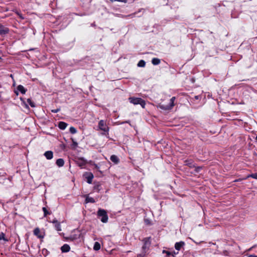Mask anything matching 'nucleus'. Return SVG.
<instances>
[{
    "mask_svg": "<svg viewBox=\"0 0 257 257\" xmlns=\"http://www.w3.org/2000/svg\"><path fill=\"white\" fill-rule=\"evenodd\" d=\"M176 99L175 97H172L170 100L169 104L168 105H164L162 104H159L158 105L157 107L161 109L164 110H171L172 109L173 107L174 106V101Z\"/></svg>",
    "mask_w": 257,
    "mask_h": 257,
    "instance_id": "1",
    "label": "nucleus"
},
{
    "mask_svg": "<svg viewBox=\"0 0 257 257\" xmlns=\"http://www.w3.org/2000/svg\"><path fill=\"white\" fill-rule=\"evenodd\" d=\"M97 216L100 218V220L103 223H106L108 221V215L106 211L104 209H99L97 211Z\"/></svg>",
    "mask_w": 257,
    "mask_h": 257,
    "instance_id": "2",
    "label": "nucleus"
},
{
    "mask_svg": "<svg viewBox=\"0 0 257 257\" xmlns=\"http://www.w3.org/2000/svg\"><path fill=\"white\" fill-rule=\"evenodd\" d=\"M130 102L134 105L140 104L143 108H145L146 102L145 100L141 98L130 97Z\"/></svg>",
    "mask_w": 257,
    "mask_h": 257,
    "instance_id": "3",
    "label": "nucleus"
},
{
    "mask_svg": "<svg viewBox=\"0 0 257 257\" xmlns=\"http://www.w3.org/2000/svg\"><path fill=\"white\" fill-rule=\"evenodd\" d=\"M98 127L100 130L104 132L108 133L109 127L107 126L105 122L103 120H100L98 123Z\"/></svg>",
    "mask_w": 257,
    "mask_h": 257,
    "instance_id": "4",
    "label": "nucleus"
},
{
    "mask_svg": "<svg viewBox=\"0 0 257 257\" xmlns=\"http://www.w3.org/2000/svg\"><path fill=\"white\" fill-rule=\"evenodd\" d=\"M76 163L78 166L83 168L86 164V160L83 158H79L76 160Z\"/></svg>",
    "mask_w": 257,
    "mask_h": 257,
    "instance_id": "5",
    "label": "nucleus"
},
{
    "mask_svg": "<svg viewBox=\"0 0 257 257\" xmlns=\"http://www.w3.org/2000/svg\"><path fill=\"white\" fill-rule=\"evenodd\" d=\"M84 176L87 179V182L88 184H91L94 177L93 174L91 172H86L84 174Z\"/></svg>",
    "mask_w": 257,
    "mask_h": 257,
    "instance_id": "6",
    "label": "nucleus"
},
{
    "mask_svg": "<svg viewBox=\"0 0 257 257\" xmlns=\"http://www.w3.org/2000/svg\"><path fill=\"white\" fill-rule=\"evenodd\" d=\"M52 223L54 224L55 229L58 231H61V226L60 223L57 219H54Z\"/></svg>",
    "mask_w": 257,
    "mask_h": 257,
    "instance_id": "7",
    "label": "nucleus"
},
{
    "mask_svg": "<svg viewBox=\"0 0 257 257\" xmlns=\"http://www.w3.org/2000/svg\"><path fill=\"white\" fill-rule=\"evenodd\" d=\"M185 245V242L184 241H180L177 242L175 244V248L178 251L181 249V248L183 247Z\"/></svg>",
    "mask_w": 257,
    "mask_h": 257,
    "instance_id": "8",
    "label": "nucleus"
},
{
    "mask_svg": "<svg viewBox=\"0 0 257 257\" xmlns=\"http://www.w3.org/2000/svg\"><path fill=\"white\" fill-rule=\"evenodd\" d=\"M9 30L8 28L4 27L3 25H0V34L5 35L8 33Z\"/></svg>",
    "mask_w": 257,
    "mask_h": 257,
    "instance_id": "9",
    "label": "nucleus"
},
{
    "mask_svg": "<svg viewBox=\"0 0 257 257\" xmlns=\"http://www.w3.org/2000/svg\"><path fill=\"white\" fill-rule=\"evenodd\" d=\"M44 156L47 159L51 160L53 157V153L51 151H48L44 153Z\"/></svg>",
    "mask_w": 257,
    "mask_h": 257,
    "instance_id": "10",
    "label": "nucleus"
},
{
    "mask_svg": "<svg viewBox=\"0 0 257 257\" xmlns=\"http://www.w3.org/2000/svg\"><path fill=\"white\" fill-rule=\"evenodd\" d=\"M70 247L67 244H64L61 248L62 252H67L70 250Z\"/></svg>",
    "mask_w": 257,
    "mask_h": 257,
    "instance_id": "11",
    "label": "nucleus"
},
{
    "mask_svg": "<svg viewBox=\"0 0 257 257\" xmlns=\"http://www.w3.org/2000/svg\"><path fill=\"white\" fill-rule=\"evenodd\" d=\"M144 245L143 246V249L144 250H145L147 248H148L150 245V241L149 240V239L148 238H145L144 240Z\"/></svg>",
    "mask_w": 257,
    "mask_h": 257,
    "instance_id": "12",
    "label": "nucleus"
},
{
    "mask_svg": "<svg viewBox=\"0 0 257 257\" xmlns=\"http://www.w3.org/2000/svg\"><path fill=\"white\" fill-rule=\"evenodd\" d=\"M110 159L115 164H118L119 162V159L118 158L114 155L111 156Z\"/></svg>",
    "mask_w": 257,
    "mask_h": 257,
    "instance_id": "13",
    "label": "nucleus"
},
{
    "mask_svg": "<svg viewBox=\"0 0 257 257\" xmlns=\"http://www.w3.org/2000/svg\"><path fill=\"white\" fill-rule=\"evenodd\" d=\"M34 234L40 238H43V236L40 233V230L38 228H36L34 230Z\"/></svg>",
    "mask_w": 257,
    "mask_h": 257,
    "instance_id": "14",
    "label": "nucleus"
},
{
    "mask_svg": "<svg viewBox=\"0 0 257 257\" xmlns=\"http://www.w3.org/2000/svg\"><path fill=\"white\" fill-rule=\"evenodd\" d=\"M56 164L59 167H62L64 166V161L63 159H58L57 160Z\"/></svg>",
    "mask_w": 257,
    "mask_h": 257,
    "instance_id": "15",
    "label": "nucleus"
},
{
    "mask_svg": "<svg viewBox=\"0 0 257 257\" xmlns=\"http://www.w3.org/2000/svg\"><path fill=\"white\" fill-rule=\"evenodd\" d=\"M67 126V124L63 121H60L58 124V126L59 128L62 130H65Z\"/></svg>",
    "mask_w": 257,
    "mask_h": 257,
    "instance_id": "16",
    "label": "nucleus"
},
{
    "mask_svg": "<svg viewBox=\"0 0 257 257\" xmlns=\"http://www.w3.org/2000/svg\"><path fill=\"white\" fill-rule=\"evenodd\" d=\"M17 90L21 92L22 94H25L26 92V89L24 87L21 85H19L17 87Z\"/></svg>",
    "mask_w": 257,
    "mask_h": 257,
    "instance_id": "17",
    "label": "nucleus"
},
{
    "mask_svg": "<svg viewBox=\"0 0 257 257\" xmlns=\"http://www.w3.org/2000/svg\"><path fill=\"white\" fill-rule=\"evenodd\" d=\"M85 202L86 203H94L95 201L93 198L87 196L85 198Z\"/></svg>",
    "mask_w": 257,
    "mask_h": 257,
    "instance_id": "18",
    "label": "nucleus"
},
{
    "mask_svg": "<svg viewBox=\"0 0 257 257\" xmlns=\"http://www.w3.org/2000/svg\"><path fill=\"white\" fill-rule=\"evenodd\" d=\"M160 60L157 58H153L152 60V63L154 65H159L160 63Z\"/></svg>",
    "mask_w": 257,
    "mask_h": 257,
    "instance_id": "19",
    "label": "nucleus"
},
{
    "mask_svg": "<svg viewBox=\"0 0 257 257\" xmlns=\"http://www.w3.org/2000/svg\"><path fill=\"white\" fill-rule=\"evenodd\" d=\"M93 249L95 250H98L100 249V244L98 242H95L94 243Z\"/></svg>",
    "mask_w": 257,
    "mask_h": 257,
    "instance_id": "20",
    "label": "nucleus"
},
{
    "mask_svg": "<svg viewBox=\"0 0 257 257\" xmlns=\"http://www.w3.org/2000/svg\"><path fill=\"white\" fill-rule=\"evenodd\" d=\"M145 65L146 62L145 61L143 60H140L137 64L138 66L139 67H144L145 66Z\"/></svg>",
    "mask_w": 257,
    "mask_h": 257,
    "instance_id": "21",
    "label": "nucleus"
},
{
    "mask_svg": "<svg viewBox=\"0 0 257 257\" xmlns=\"http://www.w3.org/2000/svg\"><path fill=\"white\" fill-rule=\"evenodd\" d=\"M27 102L32 107L35 106V103L30 98L27 99Z\"/></svg>",
    "mask_w": 257,
    "mask_h": 257,
    "instance_id": "22",
    "label": "nucleus"
},
{
    "mask_svg": "<svg viewBox=\"0 0 257 257\" xmlns=\"http://www.w3.org/2000/svg\"><path fill=\"white\" fill-rule=\"evenodd\" d=\"M249 177H251L253 179H256L257 180V173H254V174H251L250 175H249L247 176V178H249Z\"/></svg>",
    "mask_w": 257,
    "mask_h": 257,
    "instance_id": "23",
    "label": "nucleus"
},
{
    "mask_svg": "<svg viewBox=\"0 0 257 257\" xmlns=\"http://www.w3.org/2000/svg\"><path fill=\"white\" fill-rule=\"evenodd\" d=\"M5 234L3 232L0 233V240H4L5 241H8L5 237Z\"/></svg>",
    "mask_w": 257,
    "mask_h": 257,
    "instance_id": "24",
    "label": "nucleus"
},
{
    "mask_svg": "<svg viewBox=\"0 0 257 257\" xmlns=\"http://www.w3.org/2000/svg\"><path fill=\"white\" fill-rule=\"evenodd\" d=\"M69 131L70 132L73 134H75L77 132L76 129L72 126L70 127Z\"/></svg>",
    "mask_w": 257,
    "mask_h": 257,
    "instance_id": "25",
    "label": "nucleus"
},
{
    "mask_svg": "<svg viewBox=\"0 0 257 257\" xmlns=\"http://www.w3.org/2000/svg\"><path fill=\"white\" fill-rule=\"evenodd\" d=\"M42 209L44 212V216H46L47 215L50 214V213L47 211L46 207H43Z\"/></svg>",
    "mask_w": 257,
    "mask_h": 257,
    "instance_id": "26",
    "label": "nucleus"
},
{
    "mask_svg": "<svg viewBox=\"0 0 257 257\" xmlns=\"http://www.w3.org/2000/svg\"><path fill=\"white\" fill-rule=\"evenodd\" d=\"M60 110V109L59 108H57L56 109L52 110V112L53 113H57V112H59Z\"/></svg>",
    "mask_w": 257,
    "mask_h": 257,
    "instance_id": "27",
    "label": "nucleus"
},
{
    "mask_svg": "<svg viewBox=\"0 0 257 257\" xmlns=\"http://www.w3.org/2000/svg\"><path fill=\"white\" fill-rule=\"evenodd\" d=\"M124 123H130V121L127 120V121H124V122H121L118 123V124H123Z\"/></svg>",
    "mask_w": 257,
    "mask_h": 257,
    "instance_id": "28",
    "label": "nucleus"
},
{
    "mask_svg": "<svg viewBox=\"0 0 257 257\" xmlns=\"http://www.w3.org/2000/svg\"><path fill=\"white\" fill-rule=\"evenodd\" d=\"M163 252H166L168 255H171L172 254V252L168 251H163Z\"/></svg>",
    "mask_w": 257,
    "mask_h": 257,
    "instance_id": "29",
    "label": "nucleus"
},
{
    "mask_svg": "<svg viewBox=\"0 0 257 257\" xmlns=\"http://www.w3.org/2000/svg\"><path fill=\"white\" fill-rule=\"evenodd\" d=\"M178 253V252H176V253L175 251H173V252H172V255L173 256H174V255H175V254H177Z\"/></svg>",
    "mask_w": 257,
    "mask_h": 257,
    "instance_id": "30",
    "label": "nucleus"
},
{
    "mask_svg": "<svg viewBox=\"0 0 257 257\" xmlns=\"http://www.w3.org/2000/svg\"><path fill=\"white\" fill-rule=\"evenodd\" d=\"M248 257H257V256L254 255H250Z\"/></svg>",
    "mask_w": 257,
    "mask_h": 257,
    "instance_id": "31",
    "label": "nucleus"
},
{
    "mask_svg": "<svg viewBox=\"0 0 257 257\" xmlns=\"http://www.w3.org/2000/svg\"><path fill=\"white\" fill-rule=\"evenodd\" d=\"M201 167H198L197 168V171H198L200 169H201Z\"/></svg>",
    "mask_w": 257,
    "mask_h": 257,
    "instance_id": "32",
    "label": "nucleus"
},
{
    "mask_svg": "<svg viewBox=\"0 0 257 257\" xmlns=\"http://www.w3.org/2000/svg\"><path fill=\"white\" fill-rule=\"evenodd\" d=\"M95 166L96 168H98V166L97 165H95Z\"/></svg>",
    "mask_w": 257,
    "mask_h": 257,
    "instance_id": "33",
    "label": "nucleus"
},
{
    "mask_svg": "<svg viewBox=\"0 0 257 257\" xmlns=\"http://www.w3.org/2000/svg\"><path fill=\"white\" fill-rule=\"evenodd\" d=\"M25 105H26V107H27V108L28 107V106L27 104H25Z\"/></svg>",
    "mask_w": 257,
    "mask_h": 257,
    "instance_id": "34",
    "label": "nucleus"
},
{
    "mask_svg": "<svg viewBox=\"0 0 257 257\" xmlns=\"http://www.w3.org/2000/svg\"><path fill=\"white\" fill-rule=\"evenodd\" d=\"M255 140L257 141V136L255 137Z\"/></svg>",
    "mask_w": 257,
    "mask_h": 257,
    "instance_id": "35",
    "label": "nucleus"
},
{
    "mask_svg": "<svg viewBox=\"0 0 257 257\" xmlns=\"http://www.w3.org/2000/svg\"><path fill=\"white\" fill-rule=\"evenodd\" d=\"M194 242L195 243H196V244H198V242H195V241H194Z\"/></svg>",
    "mask_w": 257,
    "mask_h": 257,
    "instance_id": "36",
    "label": "nucleus"
},
{
    "mask_svg": "<svg viewBox=\"0 0 257 257\" xmlns=\"http://www.w3.org/2000/svg\"><path fill=\"white\" fill-rule=\"evenodd\" d=\"M20 17L22 18V19H24L23 17H22L21 16H20Z\"/></svg>",
    "mask_w": 257,
    "mask_h": 257,
    "instance_id": "37",
    "label": "nucleus"
},
{
    "mask_svg": "<svg viewBox=\"0 0 257 257\" xmlns=\"http://www.w3.org/2000/svg\"><path fill=\"white\" fill-rule=\"evenodd\" d=\"M132 16V15H128V16H128V17H130V16Z\"/></svg>",
    "mask_w": 257,
    "mask_h": 257,
    "instance_id": "38",
    "label": "nucleus"
},
{
    "mask_svg": "<svg viewBox=\"0 0 257 257\" xmlns=\"http://www.w3.org/2000/svg\"><path fill=\"white\" fill-rule=\"evenodd\" d=\"M11 77H13L12 74L11 75Z\"/></svg>",
    "mask_w": 257,
    "mask_h": 257,
    "instance_id": "39",
    "label": "nucleus"
},
{
    "mask_svg": "<svg viewBox=\"0 0 257 257\" xmlns=\"http://www.w3.org/2000/svg\"><path fill=\"white\" fill-rule=\"evenodd\" d=\"M198 96H196V99H198Z\"/></svg>",
    "mask_w": 257,
    "mask_h": 257,
    "instance_id": "40",
    "label": "nucleus"
},
{
    "mask_svg": "<svg viewBox=\"0 0 257 257\" xmlns=\"http://www.w3.org/2000/svg\"><path fill=\"white\" fill-rule=\"evenodd\" d=\"M74 145H77L76 143H74Z\"/></svg>",
    "mask_w": 257,
    "mask_h": 257,
    "instance_id": "41",
    "label": "nucleus"
},
{
    "mask_svg": "<svg viewBox=\"0 0 257 257\" xmlns=\"http://www.w3.org/2000/svg\"><path fill=\"white\" fill-rule=\"evenodd\" d=\"M74 145H77L76 143H74Z\"/></svg>",
    "mask_w": 257,
    "mask_h": 257,
    "instance_id": "42",
    "label": "nucleus"
}]
</instances>
